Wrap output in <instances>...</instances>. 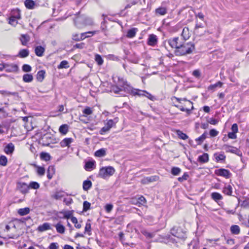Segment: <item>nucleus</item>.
I'll return each mask as SVG.
<instances>
[{
	"mask_svg": "<svg viewBox=\"0 0 249 249\" xmlns=\"http://www.w3.org/2000/svg\"><path fill=\"white\" fill-rule=\"evenodd\" d=\"M114 82L117 85L118 90L115 91L117 93L119 91H124L127 93H139V89L133 88L124 78L120 76L113 77Z\"/></svg>",
	"mask_w": 249,
	"mask_h": 249,
	"instance_id": "obj_1",
	"label": "nucleus"
},
{
	"mask_svg": "<svg viewBox=\"0 0 249 249\" xmlns=\"http://www.w3.org/2000/svg\"><path fill=\"white\" fill-rule=\"evenodd\" d=\"M195 50V45L191 42L182 43V45L176 50L175 54L177 56L186 55L192 53Z\"/></svg>",
	"mask_w": 249,
	"mask_h": 249,
	"instance_id": "obj_2",
	"label": "nucleus"
},
{
	"mask_svg": "<svg viewBox=\"0 0 249 249\" xmlns=\"http://www.w3.org/2000/svg\"><path fill=\"white\" fill-rule=\"evenodd\" d=\"M115 171L114 168L112 166L104 167L100 169L98 176L103 178H106L112 176Z\"/></svg>",
	"mask_w": 249,
	"mask_h": 249,
	"instance_id": "obj_3",
	"label": "nucleus"
},
{
	"mask_svg": "<svg viewBox=\"0 0 249 249\" xmlns=\"http://www.w3.org/2000/svg\"><path fill=\"white\" fill-rule=\"evenodd\" d=\"M118 122V118H115L113 120L110 119L107 121L106 123H105V126L101 129L100 134L101 135H104L108 132L112 127L115 125Z\"/></svg>",
	"mask_w": 249,
	"mask_h": 249,
	"instance_id": "obj_4",
	"label": "nucleus"
},
{
	"mask_svg": "<svg viewBox=\"0 0 249 249\" xmlns=\"http://www.w3.org/2000/svg\"><path fill=\"white\" fill-rule=\"evenodd\" d=\"M168 42L172 48H175L176 50H178V48L180 47L183 43L179 41L178 37L170 38L168 40Z\"/></svg>",
	"mask_w": 249,
	"mask_h": 249,
	"instance_id": "obj_5",
	"label": "nucleus"
},
{
	"mask_svg": "<svg viewBox=\"0 0 249 249\" xmlns=\"http://www.w3.org/2000/svg\"><path fill=\"white\" fill-rule=\"evenodd\" d=\"M172 100L174 103H175L176 102H178L179 103H181L182 101H183L184 102V107H185L188 108V107H190V110L193 109V106L192 103L190 102L189 100H187L185 99H181L176 97L175 96L173 97L172 98Z\"/></svg>",
	"mask_w": 249,
	"mask_h": 249,
	"instance_id": "obj_6",
	"label": "nucleus"
},
{
	"mask_svg": "<svg viewBox=\"0 0 249 249\" xmlns=\"http://www.w3.org/2000/svg\"><path fill=\"white\" fill-rule=\"evenodd\" d=\"M18 65L6 63V71L7 72H17L18 71Z\"/></svg>",
	"mask_w": 249,
	"mask_h": 249,
	"instance_id": "obj_7",
	"label": "nucleus"
},
{
	"mask_svg": "<svg viewBox=\"0 0 249 249\" xmlns=\"http://www.w3.org/2000/svg\"><path fill=\"white\" fill-rule=\"evenodd\" d=\"M17 188L22 194H26L29 191L28 185L24 182L18 183Z\"/></svg>",
	"mask_w": 249,
	"mask_h": 249,
	"instance_id": "obj_8",
	"label": "nucleus"
},
{
	"mask_svg": "<svg viewBox=\"0 0 249 249\" xmlns=\"http://www.w3.org/2000/svg\"><path fill=\"white\" fill-rule=\"evenodd\" d=\"M215 173L218 176H222L226 178H229L231 175L230 171L225 169H220L215 170Z\"/></svg>",
	"mask_w": 249,
	"mask_h": 249,
	"instance_id": "obj_9",
	"label": "nucleus"
},
{
	"mask_svg": "<svg viewBox=\"0 0 249 249\" xmlns=\"http://www.w3.org/2000/svg\"><path fill=\"white\" fill-rule=\"evenodd\" d=\"M15 150V146L12 143H8L4 148V152L7 155H12Z\"/></svg>",
	"mask_w": 249,
	"mask_h": 249,
	"instance_id": "obj_10",
	"label": "nucleus"
},
{
	"mask_svg": "<svg viewBox=\"0 0 249 249\" xmlns=\"http://www.w3.org/2000/svg\"><path fill=\"white\" fill-rule=\"evenodd\" d=\"M158 179V177L157 176L148 177L142 179L141 180V183L143 184H146L150 182L156 181Z\"/></svg>",
	"mask_w": 249,
	"mask_h": 249,
	"instance_id": "obj_11",
	"label": "nucleus"
},
{
	"mask_svg": "<svg viewBox=\"0 0 249 249\" xmlns=\"http://www.w3.org/2000/svg\"><path fill=\"white\" fill-rule=\"evenodd\" d=\"M157 43V36L154 34H151L149 36L147 44L153 46L155 45Z\"/></svg>",
	"mask_w": 249,
	"mask_h": 249,
	"instance_id": "obj_12",
	"label": "nucleus"
},
{
	"mask_svg": "<svg viewBox=\"0 0 249 249\" xmlns=\"http://www.w3.org/2000/svg\"><path fill=\"white\" fill-rule=\"evenodd\" d=\"M222 85L223 83L220 81H218L214 84L209 86L208 88V89L210 91L214 92L216 90V89L221 88Z\"/></svg>",
	"mask_w": 249,
	"mask_h": 249,
	"instance_id": "obj_13",
	"label": "nucleus"
},
{
	"mask_svg": "<svg viewBox=\"0 0 249 249\" xmlns=\"http://www.w3.org/2000/svg\"><path fill=\"white\" fill-rule=\"evenodd\" d=\"M73 142L72 138H65L60 143L62 147H70L71 143Z\"/></svg>",
	"mask_w": 249,
	"mask_h": 249,
	"instance_id": "obj_14",
	"label": "nucleus"
},
{
	"mask_svg": "<svg viewBox=\"0 0 249 249\" xmlns=\"http://www.w3.org/2000/svg\"><path fill=\"white\" fill-rule=\"evenodd\" d=\"M51 229L50 224L48 223H44L42 225H39L37 228V231L40 232H43L44 231Z\"/></svg>",
	"mask_w": 249,
	"mask_h": 249,
	"instance_id": "obj_15",
	"label": "nucleus"
},
{
	"mask_svg": "<svg viewBox=\"0 0 249 249\" xmlns=\"http://www.w3.org/2000/svg\"><path fill=\"white\" fill-rule=\"evenodd\" d=\"M35 53L37 56H42L45 52V48L41 46H37L35 48Z\"/></svg>",
	"mask_w": 249,
	"mask_h": 249,
	"instance_id": "obj_16",
	"label": "nucleus"
},
{
	"mask_svg": "<svg viewBox=\"0 0 249 249\" xmlns=\"http://www.w3.org/2000/svg\"><path fill=\"white\" fill-rule=\"evenodd\" d=\"M223 149L227 152L236 154L238 152V149L237 148L228 145H224Z\"/></svg>",
	"mask_w": 249,
	"mask_h": 249,
	"instance_id": "obj_17",
	"label": "nucleus"
},
{
	"mask_svg": "<svg viewBox=\"0 0 249 249\" xmlns=\"http://www.w3.org/2000/svg\"><path fill=\"white\" fill-rule=\"evenodd\" d=\"M181 36L185 40H187L190 36L189 30L188 27H184L181 33Z\"/></svg>",
	"mask_w": 249,
	"mask_h": 249,
	"instance_id": "obj_18",
	"label": "nucleus"
},
{
	"mask_svg": "<svg viewBox=\"0 0 249 249\" xmlns=\"http://www.w3.org/2000/svg\"><path fill=\"white\" fill-rule=\"evenodd\" d=\"M30 209L28 207L21 208L18 210V213L21 216H24L29 213Z\"/></svg>",
	"mask_w": 249,
	"mask_h": 249,
	"instance_id": "obj_19",
	"label": "nucleus"
},
{
	"mask_svg": "<svg viewBox=\"0 0 249 249\" xmlns=\"http://www.w3.org/2000/svg\"><path fill=\"white\" fill-rule=\"evenodd\" d=\"M25 7L29 9H33L35 5V3L33 0H25L24 1Z\"/></svg>",
	"mask_w": 249,
	"mask_h": 249,
	"instance_id": "obj_20",
	"label": "nucleus"
},
{
	"mask_svg": "<svg viewBox=\"0 0 249 249\" xmlns=\"http://www.w3.org/2000/svg\"><path fill=\"white\" fill-rule=\"evenodd\" d=\"M56 231L57 232L63 234L65 232V228L63 226L60 222L58 223L55 225Z\"/></svg>",
	"mask_w": 249,
	"mask_h": 249,
	"instance_id": "obj_21",
	"label": "nucleus"
},
{
	"mask_svg": "<svg viewBox=\"0 0 249 249\" xmlns=\"http://www.w3.org/2000/svg\"><path fill=\"white\" fill-rule=\"evenodd\" d=\"M83 18L80 17L77 18L75 19L74 20V22L75 24V25L79 28H81L82 27L85 26L87 23H80L79 22L81 20H83Z\"/></svg>",
	"mask_w": 249,
	"mask_h": 249,
	"instance_id": "obj_22",
	"label": "nucleus"
},
{
	"mask_svg": "<svg viewBox=\"0 0 249 249\" xmlns=\"http://www.w3.org/2000/svg\"><path fill=\"white\" fill-rule=\"evenodd\" d=\"M138 31V29L135 28H132L127 31L126 37L128 38H132L134 37Z\"/></svg>",
	"mask_w": 249,
	"mask_h": 249,
	"instance_id": "obj_23",
	"label": "nucleus"
},
{
	"mask_svg": "<svg viewBox=\"0 0 249 249\" xmlns=\"http://www.w3.org/2000/svg\"><path fill=\"white\" fill-rule=\"evenodd\" d=\"M212 198L215 202H217L218 200H221L223 198L222 195L216 192H214L211 194Z\"/></svg>",
	"mask_w": 249,
	"mask_h": 249,
	"instance_id": "obj_24",
	"label": "nucleus"
},
{
	"mask_svg": "<svg viewBox=\"0 0 249 249\" xmlns=\"http://www.w3.org/2000/svg\"><path fill=\"white\" fill-rule=\"evenodd\" d=\"M45 71L41 70L38 71L36 74V79L39 82H42L45 77Z\"/></svg>",
	"mask_w": 249,
	"mask_h": 249,
	"instance_id": "obj_25",
	"label": "nucleus"
},
{
	"mask_svg": "<svg viewBox=\"0 0 249 249\" xmlns=\"http://www.w3.org/2000/svg\"><path fill=\"white\" fill-rule=\"evenodd\" d=\"M29 54V52L27 49H22L19 53L18 56L21 58H25L27 57Z\"/></svg>",
	"mask_w": 249,
	"mask_h": 249,
	"instance_id": "obj_26",
	"label": "nucleus"
},
{
	"mask_svg": "<svg viewBox=\"0 0 249 249\" xmlns=\"http://www.w3.org/2000/svg\"><path fill=\"white\" fill-rule=\"evenodd\" d=\"M232 188L230 185L226 186L223 189V193L227 195L231 196L232 193Z\"/></svg>",
	"mask_w": 249,
	"mask_h": 249,
	"instance_id": "obj_27",
	"label": "nucleus"
},
{
	"mask_svg": "<svg viewBox=\"0 0 249 249\" xmlns=\"http://www.w3.org/2000/svg\"><path fill=\"white\" fill-rule=\"evenodd\" d=\"M198 160L202 163H205L209 160V155L207 153H204L198 157Z\"/></svg>",
	"mask_w": 249,
	"mask_h": 249,
	"instance_id": "obj_28",
	"label": "nucleus"
},
{
	"mask_svg": "<svg viewBox=\"0 0 249 249\" xmlns=\"http://www.w3.org/2000/svg\"><path fill=\"white\" fill-rule=\"evenodd\" d=\"M33 76L31 74H25L23 76V81L26 83H29L33 81Z\"/></svg>",
	"mask_w": 249,
	"mask_h": 249,
	"instance_id": "obj_29",
	"label": "nucleus"
},
{
	"mask_svg": "<svg viewBox=\"0 0 249 249\" xmlns=\"http://www.w3.org/2000/svg\"><path fill=\"white\" fill-rule=\"evenodd\" d=\"M156 13L160 15H164L167 13V9L165 7H159L156 9Z\"/></svg>",
	"mask_w": 249,
	"mask_h": 249,
	"instance_id": "obj_30",
	"label": "nucleus"
},
{
	"mask_svg": "<svg viewBox=\"0 0 249 249\" xmlns=\"http://www.w3.org/2000/svg\"><path fill=\"white\" fill-rule=\"evenodd\" d=\"M92 186V182L90 180H85L83 183V188L85 191L88 190Z\"/></svg>",
	"mask_w": 249,
	"mask_h": 249,
	"instance_id": "obj_31",
	"label": "nucleus"
},
{
	"mask_svg": "<svg viewBox=\"0 0 249 249\" xmlns=\"http://www.w3.org/2000/svg\"><path fill=\"white\" fill-rule=\"evenodd\" d=\"M20 41L21 42V44L23 45H26L27 43L29 41V37L27 35H21V38H20Z\"/></svg>",
	"mask_w": 249,
	"mask_h": 249,
	"instance_id": "obj_32",
	"label": "nucleus"
},
{
	"mask_svg": "<svg viewBox=\"0 0 249 249\" xmlns=\"http://www.w3.org/2000/svg\"><path fill=\"white\" fill-rule=\"evenodd\" d=\"M231 231L232 233L238 234L240 233V228L237 225H233L231 227Z\"/></svg>",
	"mask_w": 249,
	"mask_h": 249,
	"instance_id": "obj_33",
	"label": "nucleus"
},
{
	"mask_svg": "<svg viewBox=\"0 0 249 249\" xmlns=\"http://www.w3.org/2000/svg\"><path fill=\"white\" fill-rule=\"evenodd\" d=\"M68 128L67 124H63L59 127V132L62 134H66L68 131Z\"/></svg>",
	"mask_w": 249,
	"mask_h": 249,
	"instance_id": "obj_34",
	"label": "nucleus"
},
{
	"mask_svg": "<svg viewBox=\"0 0 249 249\" xmlns=\"http://www.w3.org/2000/svg\"><path fill=\"white\" fill-rule=\"evenodd\" d=\"M69 67V65L68 62L66 60H63L61 61L60 64L58 66L57 68L59 69H63V68H68Z\"/></svg>",
	"mask_w": 249,
	"mask_h": 249,
	"instance_id": "obj_35",
	"label": "nucleus"
},
{
	"mask_svg": "<svg viewBox=\"0 0 249 249\" xmlns=\"http://www.w3.org/2000/svg\"><path fill=\"white\" fill-rule=\"evenodd\" d=\"M29 186V189L30 188L33 189H37L39 188L40 185L38 183L35 181H32L28 185Z\"/></svg>",
	"mask_w": 249,
	"mask_h": 249,
	"instance_id": "obj_36",
	"label": "nucleus"
},
{
	"mask_svg": "<svg viewBox=\"0 0 249 249\" xmlns=\"http://www.w3.org/2000/svg\"><path fill=\"white\" fill-rule=\"evenodd\" d=\"M106 155V150L102 148L100 149L95 153V156L98 157H102Z\"/></svg>",
	"mask_w": 249,
	"mask_h": 249,
	"instance_id": "obj_37",
	"label": "nucleus"
},
{
	"mask_svg": "<svg viewBox=\"0 0 249 249\" xmlns=\"http://www.w3.org/2000/svg\"><path fill=\"white\" fill-rule=\"evenodd\" d=\"M11 16H13L15 18L17 19H19L20 18V11L18 9L14 10L12 11V15Z\"/></svg>",
	"mask_w": 249,
	"mask_h": 249,
	"instance_id": "obj_38",
	"label": "nucleus"
},
{
	"mask_svg": "<svg viewBox=\"0 0 249 249\" xmlns=\"http://www.w3.org/2000/svg\"><path fill=\"white\" fill-rule=\"evenodd\" d=\"M94 166V162L88 161L86 162L85 168L86 170L89 171L93 168Z\"/></svg>",
	"mask_w": 249,
	"mask_h": 249,
	"instance_id": "obj_39",
	"label": "nucleus"
},
{
	"mask_svg": "<svg viewBox=\"0 0 249 249\" xmlns=\"http://www.w3.org/2000/svg\"><path fill=\"white\" fill-rule=\"evenodd\" d=\"M14 228L16 229L15 224L13 222H10L8 224L6 225L5 228L4 230L5 232H8L10 231V229Z\"/></svg>",
	"mask_w": 249,
	"mask_h": 249,
	"instance_id": "obj_40",
	"label": "nucleus"
},
{
	"mask_svg": "<svg viewBox=\"0 0 249 249\" xmlns=\"http://www.w3.org/2000/svg\"><path fill=\"white\" fill-rule=\"evenodd\" d=\"M96 32V31H93V32H88L86 33H82L80 35V40H83L86 37H90V36H86L87 34H91V36H93Z\"/></svg>",
	"mask_w": 249,
	"mask_h": 249,
	"instance_id": "obj_41",
	"label": "nucleus"
},
{
	"mask_svg": "<svg viewBox=\"0 0 249 249\" xmlns=\"http://www.w3.org/2000/svg\"><path fill=\"white\" fill-rule=\"evenodd\" d=\"M7 159L5 156H0V165L3 166H5L7 165Z\"/></svg>",
	"mask_w": 249,
	"mask_h": 249,
	"instance_id": "obj_42",
	"label": "nucleus"
},
{
	"mask_svg": "<svg viewBox=\"0 0 249 249\" xmlns=\"http://www.w3.org/2000/svg\"><path fill=\"white\" fill-rule=\"evenodd\" d=\"M177 134L179 138L182 140H186L188 138L187 135L186 134L183 133L181 131L177 130Z\"/></svg>",
	"mask_w": 249,
	"mask_h": 249,
	"instance_id": "obj_43",
	"label": "nucleus"
},
{
	"mask_svg": "<svg viewBox=\"0 0 249 249\" xmlns=\"http://www.w3.org/2000/svg\"><path fill=\"white\" fill-rule=\"evenodd\" d=\"M71 222L74 224V226L75 228L77 229H80L81 227V225L80 224L78 223V220L74 216H72L71 217Z\"/></svg>",
	"mask_w": 249,
	"mask_h": 249,
	"instance_id": "obj_44",
	"label": "nucleus"
},
{
	"mask_svg": "<svg viewBox=\"0 0 249 249\" xmlns=\"http://www.w3.org/2000/svg\"><path fill=\"white\" fill-rule=\"evenodd\" d=\"M206 134L205 133L203 134L199 138L196 139V141L198 142V144H201L203 141L206 138Z\"/></svg>",
	"mask_w": 249,
	"mask_h": 249,
	"instance_id": "obj_45",
	"label": "nucleus"
},
{
	"mask_svg": "<svg viewBox=\"0 0 249 249\" xmlns=\"http://www.w3.org/2000/svg\"><path fill=\"white\" fill-rule=\"evenodd\" d=\"M95 60L99 65H102L104 62L103 58L99 54H96L95 55Z\"/></svg>",
	"mask_w": 249,
	"mask_h": 249,
	"instance_id": "obj_46",
	"label": "nucleus"
},
{
	"mask_svg": "<svg viewBox=\"0 0 249 249\" xmlns=\"http://www.w3.org/2000/svg\"><path fill=\"white\" fill-rule=\"evenodd\" d=\"M40 157L42 159H43L46 161L49 160L51 158L50 155L48 153L43 152L41 153Z\"/></svg>",
	"mask_w": 249,
	"mask_h": 249,
	"instance_id": "obj_47",
	"label": "nucleus"
},
{
	"mask_svg": "<svg viewBox=\"0 0 249 249\" xmlns=\"http://www.w3.org/2000/svg\"><path fill=\"white\" fill-rule=\"evenodd\" d=\"M181 171L180 168L178 167H173L171 170V173L175 176L178 175Z\"/></svg>",
	"mask_w": 249,
	"mask_h": 249,
	"instance_id": "obj_48",
	"label": "nucleus"
},
{
	"mask_svg": "<svg viewBox=\"0 0 249 249\" xmlns=\"http://www.w3.org/2000/svg\"><path fill=\"white\" fill-rule=\"evenodd\" d=\"M37 167V173L38 174V175L39 176H43L45 174V169L44 167H39V166H36Z\"/></svg>",
	"mask_w": 249,
	"mask_h": 249,
	"instance_id": "obj_49",
	"label": "nucleus"
},
{
	"mask_svg": "<svg viewBox=\"0 0 249 249\" xmlns=\"http://www.w3.org/2000/svg\"><path fill=\"white\" fill-rule=\"evenodd\" d=\"M63 214L64 218L66 219L71 218L72 217V213L71 211H65L64 212H61Z\"/></svg>",
	"mask_w": 249,
	"mask_h": 249,
	"instance_id": "obj_50",
	"label": "nucleus"
},
{
	"mask_svg": "<svg viewBox=\"0 0 249 249\" xmlns=\"http://www.w3.org/2000/svg\"><path fill=\"white\" fill-rule=\"evenodd\" d=\"M31 67L28 64H24L22 66V70L25 72H29L31 71Z\"/></svg>",
	"mask_w": 249,
	"mask_h": 249,
	"instance_id": "obj_51",
	"label": "nucleus"
},
{
	"mask_svg": "<svg viewBox=\"0 0 249 249\" xmlns=\"http://www.w3.org/2000/svg\"><path fill=\"white\" fill-rule=\"evenodd\" d=\"M90 206V204L88 201H84L83 203V211H87L89 209Z\"/></svg>",
	"mask_w": 249,
	"mask_h": 249,
	"instance_id": "obj_52",
	"label": "nucleus"
},
{
	"mask_svg": "<svg viewBox=\"0 0 249 249\" xmlns=\"http://www.w3.org/2000/svg\"><path fill=\"white\" fill-rule=\"evenodd\" d=\"M145 198L143 196H141L139 197L136 203H139L140 205H143L145 203Z\"/></svg>",
	"mask_w": 249,
	"mask_h": 249,
	"instance_id": "obj_53",
	"label": "nucleus"
},
{
	"mask_svg": "<svg viewBox=\"0 0 249 249\" xmlns=\"http://www.w3.org/2000/svg\"><path fill=\"white\" fill-rule=\"evenodd\" d=\"M113 208V206L111 204H107L105 207L106 211L108 213H110L112 211Z\"/></svg>",
	"mask_w": 249,
	"mask_h": 249,
	"instance_id": "obj_54",
	"label": "nucleus"
},
{
	"mask_svg": "<svg viewBox=\"0 0 249 249\" xmlns=\"http://www.w3.org/2000/svg\"><path fill=\"white\" fill-rule=\"evenodd\" d=\"M188 177V175L186 173H185L181 177L178 178V180L179 182H183V181L187 180Z\"/></svg>",
	"mask_w": 249,
	"mask_h": 249,
	"instance_id": "obj_55",
	"label": "nucleus"
},
{
	"mask_svg": "<svg viewBox=\"0 0 249 249\" xmlns=\"http://www.w3.org/2000/svg\"><path fill=\"white\" fill-rule=\"evenodd\" d=\"M83 113L85 115H90L92 113V110L89 107H86L83 111Z\"/></svg>",
	"mask_w": 249,
	"mask_h": 249,
	"instance_id": "obj_56",
	"label": "nucleus"
},
{
	"mask_svg": "<svg viewBox=\"0 0 249 249\" xmlns=\"http://www.w3.org/2000/svg\"><path fill=\"white\" fill-rule=\"evenodd\" d=\"M138 1L136 0L132 1L125 6L124 9L130 8L132 5L136 4L138 3Z\"/></svg>",
	"mask_w": 249,
	"mask_h": 249,
	"instance_id": "obj_57",
	"label": "nucleus"
},
{
	"mask_svg": "<svg viewBox=\"0 0 249 249\" xmlns=\"http://www.w3.org/2000/svg\"><path fill=\"white\" fill-rule=\"evenodd\" d=\"M63 196V195L62 193L61 192H57L55 193L53 197L55 199H60Z\"/></svg>",
	"mask_w": 249,
	"mask_h": 249,
	"instance_id": "obj_58",
	"label": "nucleus"
},
{
	"mask_svg": "<svg viewBox=\"0 0 249 249\" xmlns=\"http://www.w3.org/2000/svg\"><path fill=\"white\" fill-rule=\"evenodd\" d=\"M64 202L67 205L71 204L72 202V199L70 197L65 198L63 200Z\"/></svg>",
	"mask_w": 249,
	"mask_h": 249,
	"instance_id": "obj_59",
	"label": "nucleus"
},
{
	"mask_svg": "<svg viewBox=\"0 0 249 249\" xmlns=\"http://www.w3.org/2000/svg\"><path fill=\"white\" fill-rule=\"evenodd\" d=\"M218 131L216 130L213 129L210 131V135L211 137H215L218 135Z\"/></svg>",
	"mask_w": 249,
	"mask_h": 249,
	"instance_id": "obj_60",
	"label": "nucleus"
},
{
	"mask_svg": "<svg viewBox=\"0 0 249 249\" xmlns=\"http://www.w3.org/2000/svg\"><path fill=\"white\" fill-rule=\"evenodd\" d=\"M16 19H17L15 18L13 16H11V17L9 18V23L11 25L14 24L15 23L17 24V22L16 21Z\"/></svg>",
	"mask_w": 249,
	"mask_h": 249,
	"instance_id": "obj_61",
	"label": "nucleus"
},
{
	"mask_svg": "<svg viewBox=\"0 0 249 249\" xmlns=\"http://www.w3.org/2000/svg\"><path fill=\"white\" fill-rule=\"evenodd\" d=\"M218 122V121L213 118H211L208 120V123L211 124L215 125Z\"/></svg>",
	"mask_w": 249,
	"mask_h": 249,
	"instance_id": "obj_62",
	"label": "nucleus"
},
{
	"mask_svg": "<svg viewBox=\"0 0 249 249\" xmlns=\"http://www.w3.org/2000/svg\"><path fill=\"white\" fill-rule=\"evenodd\" d=\"M142 233L145 236L149 237V238H152L153 236V235L152 233L148 232L147 231H146L145 230L142 231Z\"/></svg>",
	"mask_w": 249,
	"mask_h": 249,
	"instance_id": "obj_63",
	"label": "nucleus"
},
{
	"mask_svg": "<svg viewBox=\"0 0 249 249\" xmlns=\"http://www.w3.org/2000/svg\"><path fill=\"white\" fill-rule=\"evenodd\" d=\"M58 246L56 243H52L50 245L49 249H58Z\"/></svg>",
	"mask_w": 249,
	"mask_h": 249,
	"instance_id": "obj_64",
	"label": "nucleus"
}]
</instances>
